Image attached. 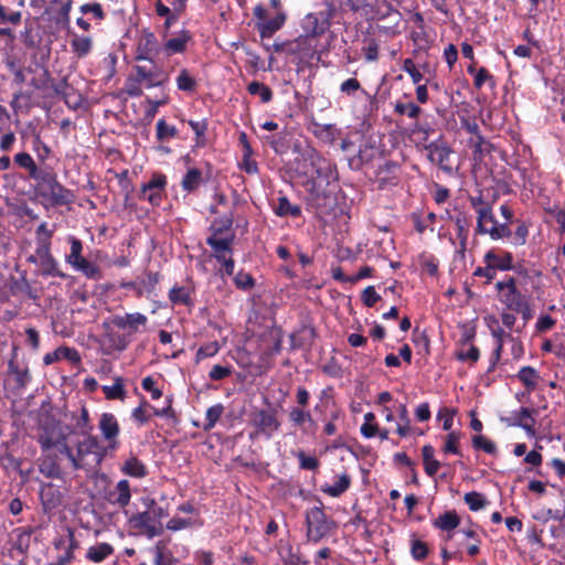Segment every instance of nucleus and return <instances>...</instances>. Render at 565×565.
Returning a JSON list of instances; mask_svg holds the SVG:
<instances>
[{
	"label": "nucleus",
	"instance_id": "obj_1",
	"mask_svg": "<svg viewBox=\"0 0 565 565\" xmlns=\"http://www.w3.org/2000/svg\"><path fill=\"white\" fill-rule=\"evenodd\" d=\"M495 288L500 292L499 300L502 305L509 310L520 313L524 322L532 319L533 310L530 301L527 297L516 288V281L513 277L497 281Z\"/></svg>",
	"mask_w": 565,
	"mask_h": 565
},
{
	"label": "nucleus",
	"instance_id": "obj_2",
	"mask_svg": "<svg viewBox=\"0 0 565 565\" xmlns=\"http://www.w3.org/2000/svg\"><path fill=\"white\" fill-rule=\"evenodd\" d=\"M234 237L233 233H226L225 235L210 234L206 238V244L213 250V257L222 264V270L227 276L234 274L235 263L232 257Z\"/></svg>",
	"mask_w": 565,
	"mask_h": 565
},
{
	"label": "nucleus",
	"instance_id": "obj_3",
	"mask_svg": "<svg viewBox=\"0 0 565 565\" xmlns=\"http://www.w3.org/2000/svg\"><path fill=\"white\" fill-rule=\"evenodd\" d=\"M249 424L254 427V431L249 434L250 439L260 436L270 439L280 428V422L274 409H254L250 414Z\"/></svg>",
	"mask_w": 565,
	"mask_h": 565
},
{
	"label": "nucleus",
	"instance_id": "obj_4",
	"mask_svg": "<svg viewBox=\"0 0 565 565\" xmlns=\"http://www.w3.org/2000/svg\"><path fill=\"white\" fill-rule=\"evenodd\" d=\"M71 244L70 254L65 256V262L71 265L75 270L83 273L87 278L98 279L100 270L98 266L87 260L83 255V244L75 236H70Z\"/></svg>",
	"mask_w": 565,
	"mask_h": 565
},
{
	"label": "nucleus",
	"instance_id": "obj_5",
	"mask_svg": "<svg viewBox=\"0 0 565 565\" xmlns=\"http://www.w3.org/2000/svg\"><path fill=\"white\" fill-rule=\"evenodd\" d=\"M476 232L481 235H490L494 241L509 237L511 230L508 224H499L490 206L487 210H480L477 216Z\"/></svg>",
	"mask_w": 565,
	"mask_h": 565
},
{
	"label": "nucleus",
	"instance_id": "obj_6",
	"mask_svg": "<svg viewBox=\"0 0 565 565\" xmlns=\"http://www.w3.org/2000/svg\"><path fill=\"white\" fill-rule=\"evenodd\" d=\"M307 536L313 542H319L328 535L333 526V522L328 519L321 508L315 507L307 512Z\"/></svg>",
	"mask_w": 565,
	"mask_h": 565
},
{
	"label": "nucleus",
	"instance_id": "obj_7",
	"mask_svg": "<svg viewBox=\"0 0 565 565\" xmlns=\"http://www.w3.org/2000/svg\"><path fill=\"white\" fill-rule=\"evenodd\" d=\"M151 67L135 65L134 70V81L142 85L146 88L159 87L166 84L169 79L168 74L161 68L158 67L154 62Z\"/></svg>",
	"mask_w": 565,
	"mask_h": 565
},
{
	"label": "nucleus",
	"instance_id": "obj_8",
	"mask_svg": "<svg viewBox=\"0 0 565 565\" xmlns=\"http://www.w3.org/2000/svg\"><path fill=\"white\" fill-rule=\"evenodd\" d=\"M98 428L104 440L107 443L105 452L116 451L120 445L118 439L120 434V426L115 415L111 413H103L99 416Z\"/></svg>",
	"mask_w": 565,
	"mask_h": 565
},
{
	"label": "nucleus",
	"instance_id": "obj_9",
	"mask_svg": "<svg viewBox=\"0 0 565 565\" xmlns=\"http://www.w3.org/2000/svg\"><path fill=\"white\" fill-rule=\"evenodd\" d=\"M161 52V46L151 32L143 30L136 43L135 58L137 61H149L153 63V58Z\"/></svg>",
	"mask_w": 565,
	"mask_h": 565
},
{
	"label": "nucleus",
	"instance_id": "obj_10",
	"mask_svg": "<svg viewBox=\"0 0 565 565\" xmlns=\"http://www.w3.org/2000/svg\"><path fill=\"white\" fill-rule=\"evenodd\" d=\"M254 15L257 19V26L262 36L273 35L286 22L285 11L275 12V15L268 19L267 10L262 4L255 7Z\"/></svg>",
	"mask_w": 565,
	"mask_h": 565
},
{
	"label": "nucleus",
	"instance_id": "obj_11",
	"mask_svg": "<svg viewBox=\"0 0 565 565\" xmlns=\"http://www.w3.org/2000/svg\"><path fill=\"white\" fill-rule=\"evenodd\" d=\"M166 186V175L156 173L147 183L142 184L139 198L148 201L153 206H158L161 203Z\"/></svg>",
	"mask_w": 565,
	"mask_h": 565
},
{
	"label": "nucleus",
	"instance_id": "obj_12",
	"mask_svg": "<svg viewBox=\"0 0 565 565\" xmlns=\"http://www.w3.org/2000/svg\"><path fill=\"white\" fill-rule=\"evenodd\" d=\"M130 524L134 529L138 530L148 539H153L154 536L161 535L163 533V526L161 522L154 521L148 510L132 515L130 519Z\"/></svg>",
	"mask_w": 565,
	"mask_h": 565
},
{
	"label": "nucleus",
	"instance_id": "obj_13",
	"mask_svg": "<svg viewBox=\"0 0 565 565\" xmlns=\"http://www.w3.org/2000/svg\"><path fill=\"white\" fill-rule=\"evenodd\" d=\"M100 445L97 437L87 435L82 441H78L76 445V462L75 469H82L86 465V457L88 455H96L97 461H99L103 457V454L99 452Z\"/></svg>",
	"mask_w": 565,
	"mask_h": 565
},
{
	"label": "nucleus",
	"instance_id": "obj_14",
	"mask_svg": "<svg viewBox=\"0 0 565 565\" xmlns=\"http://www.w3.org/2000/svg\"><path fill=\"white\" fill-rule=\"evenodd\" d=\"M36 256L40 259V269L42 275L51 277L65 278L66 275L60 269L57 260L51 254V247L44 242L42 247H36Z\"/></svg>",
	"mask_w": 565,
	"mask_h": 565
},
{
	"label": "nucleus",
	"instance_id": "obj_15",
	"mask_svg": "<svg viewBox=\"0 0 565 565\" xmlns=\"http://www.w3.org/2000/svg\"><path fill=\"white\" fill-rule=\"evenodd\" d=\"M64 494L60 487L45 482L40 488V500L44 512H51L62 505Z\"/></svg>",
	"mask_w": 565,
	"mask_h": 565
},
{
	"label": "nucleus",
	"instance_id": "obj_16",
	"mask_svg": "<svg viewBox=\"0 0 565 565\" xmlns=\"http://www.w3.org/2000/svg\"><path fill=\"white\" fill-rule=\"evenodd\" d=\"M311 166L316 178L319 179L321 182H326L327 184H329L331 181H335L338 179L335 164H333L326 158L319 154L312 156Z\"/></svg>",
	"mask_w": 565,
	"mask_h": 565
},
{
	"label": "nucleus",
	"instance_id": "obj_17",
	"mask_svg": "<svg viewBox=\"0 0 565 565\" xmlns=\"http://www.w3.org/2000/svg\"><path fill=\"white\" fill-rule=\"evenodd\" d=\"M148 318L140 312L116 315L111 318V323L115 327L129 332H138L139 328L146 326Z\"/></svg>",
	"mask_w": 565,
	"mask_h": 565
},
{
	"label": "nucleus",
	"instance_id": "obj_18",
	"mask_svg": "<svg viewBox=\"0 0 565 565\" xmlns=\"http://www.w3.org/2000/svg\"><path fill=\"white\" fill-rule=\"evenodd\" d=\"M131 499L130 483L128 480H119L114 489L108 492V502L118 508H126Z\"/></svg>",
	"mask_w": 565,
	"mask_h": 565
},
{
	"label": "nucleus",
	"instance_id": "obj_19",
	"mask_svg": "<svg viewBox=\"0 0 565 565\" xmlns=\"http://www.w3.org/2000/svg\"><path fill=\"white\" fill-rule=\"evenodd\" d=\"M512 260H513L512 254L509 252L498 253L494 249H491L484 255V262L487 263V265L489 267L492 268L493 271H494V269H500V270L511 269Z\"/></svg>",
	"mask_w": 565,
	"mask_h": 565
},
{
	"label": "nucleus",
	"instance_id": "obj_20",
	"mask_svg": "<svg viewBox=\"0 0 565 565\" xmlns=\"http://www.w3.org/2000/svg\"><path fill=\"white\" fill-rule=\"evenodd\" d=\"M491 335L495 340V348L491 356L490 370H492L502 359L503 345L513 337L505 332L501 327L491 328Z\"/></svg>",
	"mask_w": 565,
	"mask_h": 565
},
{
	"label": "nucleus",
	"instance_id": "obj_21",
	"mask_svg": "<svg viewBox=\"0 0 565 565\" xmlns=\"http://www.w3.org/2000/svg\"><path fill=\"white\" fill-rule=\"evenodd\" d=\"M351 486V478L348 473L343 472L335 476V480L332 484L326 483L321 486V492L332 498L342 495Z\"/></svg>",
	"mask_w": 565,
	"mask_h": 565
},
{
	"label": "nucleus",
	"instance_id": "obj_22",
	"mask_svg": "<svg viewBox=\"0 0 565 565\" xmlns=\"http://www.w3.org/2000/svg\"><path fill=\"white\" fill-rule=\"evenodd\" d=\"M8 372L14 376V382L19 388H24L31 382V374L28 365H20L15 355L8 363Z\"/></svg>",
	"mask_w": 565,
	"mask_h": 565
},
{
	"label": "nucleus",
	"instance_id": "obj_23",
	"mask_svg": "<svg viewBox=\"0 0 565 565\" xmlns=\"http://www.w3.org/2000/svg\"><path fill=\"white\" fill-rule=\"evenodd\" d=\"M329 23L321 20L317 13H308L302 22V29L309 36H319L326 32Z\"/></svg>",
	"mask_w": 565,
	"mask_h": 565
},
{
	"label": "nucleus",
	"instance_id": "obj_24",
	"mask_svg": "<svg viewBox=\"0 0 565 565\" xmlns=\"http://www.w3.org/2000/svg\"><path fill=\"white\" fill-rule=\"evenodd\" d=\"M121 472L126 476L141 479L147 476L148 469L146 465L136 456L128 457L121 465Z\"/></svg>",
	"mask_w": 565,
	"mask_h": 565
},
{
	"label": "nucleus",
	"instance_id": "obj_25",
	"mask_svg": "<svg viewBox=\"0 0 565 565\" xmlns=\"http://www.w3.org/2000/svg\"><path fill=\"white\" fill-rule=\"evenodd\" d=\"M460 524V518L455 510L446 511L433 520V526L440 531L450 532Z\"/></svg>",
	"mask_w": 565,
	"mask_h": 565
},
{
	"label": "nucleus",
	"instance_id": "obj_26",
	"mask_svg": "<svg viewBox=\"0 0 565 565\" xmlns=\"http://www.w3.org/2000/svg\"><path fill=\"white\" fill-rule=\"evenodd\" d=\"M190 39L191 36L189 32L182 31L175 38L169 39L161 47V51L166 52L167 55L182 53L185 51L186 43L190 41Z\"/></svg>",
	"mask_w": 565,
	"mask_h": 565
},
{
	"label": "nucleus",
	"instance_id": "obj_27",
	"mask_svg": "<svg viewBox=\"0 0 565 565\" xmlns=\"http://www.w3.org/2000/svg\"><path fill=\"white\" fill-rule=\"evenodd\" d=\"M39 471L46 478L61 479L62 469L55 457L45 456L39 461Z\"/></svg>",
	"mask_w": 565,
	"mask_h": 565
},
{
	"label": "nucleus",
	"instance_id": "obj_28",
	"mask_svg": "<svg viewBox=\"0 0 565 565\" xmlns=\"http://www.w3.org/2000/svg\"><path fill=\"white\" fill-rule=\"evenodd\" d=\"M450 153L451 151L446 146L429 147V159L447 172L451 171V167L448 164Z\"/></svg>",
	"mask_w": 565,
	"mask_h": 565
},
{
	"label": "nucleus",
	"instance_id": "obj_29",
	"mask_svg": "<svg viewBox=\"0 0 565 565\" xmlns=\"http://www.w3.org/2000/svg\"><path fill=\"white\" fill-rule=\"evenodd\" d=\"M114 553V547L109 543H97L87 550L86 558L93 563H100Z\"/></svg>",
	"mask_w": 565,
	"mask_h": 565
},
{
	"label": "nucleus",
	"instance_id": "obj_30",
	"mask_svg": "<svg viewBox=\"0 0 565 565\" xmlns=\"http://www.w3.org/2000/svg\"><path fill=\"white\" fill-rule=\"evenodd\" d=\"M50 195L54 203L66 204L71 201L72 194L63 185H61L55 178L49 180Z\"/></svg>",
	"mask_w": 565,
	"mask_h": 565
},
{
	"label": "nucleus",
	"instance_id": "obj_31",
	"mask_svg": "<svg viewBox=\"0 0 565 565\" xmlns=\"http://www.w3.org/2000/svg\"><path fill=\"white\" fill-rule=\"evenodd\" d=\"M202 182L203 175L201 170L196 168H190L181 181V186L185 192L190 193L195 191Z\"/></svg>",
	"mask_w": 565,
	"mask_h": 565
},
{
	"label": "nucleus",
	"instance_id": "obj_32",
	"mask_svg": "<svg viewBox=\"0 0 565 565\" xmlns=\"http://www.w3.org/2000/svg\"><path fill=\"white\" fill-rule=\"evenodd\" d=\"M275 213L278 216L298 217L301 214V209L297 204H291L286 196H279L275 206Z\"/></svg>",
	"mask_w": 565,
	"mask_h": 565
},
{
	"label": "nucleus",
	"instance_id": "obj_33",
	"mask_svg": "<svg viewBox=\"0 0 565 565\" xmlns=\"http://www.w3.org/2000/svg\"><path fill=\"white\" fill-rule=\"evenodd\" d=\"M33 68L32 73H29V75H32L31 79L28 82L30 86H32L34 89H42L46 86L47 79H49V71L36 64Z\"/></svg>",
	"mask_w": 565,
	"mask_h": 565
},
{
	"label": "nucleus",
	"instance_id": "obj_34",
	"mask_svg": "<svg viewBox=\"0 0 565 565\" xmlns=\"http://www.w3.org/2000/svg\"><path fill=\"white\" fill-rule=\"evenodd\" d=\"M154 565H172L173 556L168 551L167 544L163 541H158L153 547Z\"/></svg>",
	"mask_w": 565,
	"mask_h": 565
},
{
	"label": "nucleus",
	"instance_id": "obj_35",
	"mask_svg": "<svg viewBox=\"0 0 565 565\" xmlns=\"http://www.w3.org/2000/svg\"><path fill=\"white\" fill-rule=\"evenodd\" d=\"M518 377L529 391L535 390L540 379L539 373L532 366H523L519 371Z\"/></svg>",
	"mask_w": 565,
	"mask_h": 565
},
{
	"label": "nucleus",
	"instance_id": "obj_36",
	"mask_svg": "<svg viewBox=\"0 0 565 565\" xmlns=\"http://www.w3.org/2000/svg\"><path fill=\"white\" fill-rule=\"evenodd\" d=\"M177 86L180 90L192 93L196 88V79L189 73L186 68H182L175 78Z\"/></svg>",
	"mask_w": 565,
	"mask_h": 565
},
{
	"label": "nucleus",
	"instance_id": "obj_37",
	"mask_svg": "<svg viewBox=\"0 0 565 565\" xmlns=\"http://www.w3.org/2000/svg\"><path fill=\"white\" fill-rule=\"evenodd\" d=\"M169 299L173 305H189L191 302V291L186 287L174 286L169 291Z\"/></svg>",
	"mask_w": 565,
	"mask_h": 565
},
{
	"label": "nucleus",
	"instance_id": "obj_38",
	"mask_svg": "<svg viewBox=\"0 0 565 565\" xmlns=\"http://www.w3.org/2000/svg\"><path fill=\"white\" fill-rule=\"evenodd\" d=\"M534 424L535 420L531 415V411L522 407L518 416V425L526 431L527 436L533 437L535 436Z\"/></svg>",
	"mask_w": 565,
	"mask_h": 565
},
{
	"label": "nucleus",
	"instance_id": "obj_39",
	"mask_svg": "<svg viewBox=\"0 0 565 565\" xmlns=\"http://www.w3.org/2000/svg\"><path fill=\"white\" fill-rule=\"evenodd\" d=\"M247 90L250 95L259 96L263 103H269L273 98L271 89L265 84L256 81L248 84Z\"/></svg>",
	"mask_w": 565,
	"mask_h": 565
},
{
	"label": "nucleus",
	"instance_id": "obj_40",
	"mask_svg": "<svg viewBox=\"0 0 565 565\" xmlns=\"http://www.w3.org/2000/svg\"><path fill=\"white\" fill-rule=\"evenodd\" d=\"M103 392L107 399H124L126 391L121 377H116L115 383L110 386H103Z\"/></svg>",
	"mask_w": 565,
	"mask_h": 565
},
{
	"label": "nucleus",
	"instance_id": "obj_41",
	"mask_svg": "<svg viewBox=\"0 0 565 565\" xmlns=\"http://www.w3.org/2000/svg\"><path fill=\"white\" fill-rule=\"evenodd\" d=\"M177 128L159 119L156 125V136L159 141H168L177 136Z\"/></svg>",
	"mask_w": 565,
	"mask_h": 565
},
{
	"label": "nucleus",
	"instance_id": "obj_42",
	"mask_svg": "<svg viewBox=\"0 0 565 565\" xmlns=\"http://www.w3.org/2000/svg\"><path fill=\"white\" fill-rule=\"evenodd\" d=\"M233 225L232 215H224L217 220H215L210 227V234L216 235H225L226 233H232L231 227Z\"/></svg>",
	"mask_w": 565,
	"mask_h": 565
},
{
	"label": "nucleus",
	"instance_id": "obj_43",
	"mask_svg": "<svg viewBox=\"0 0 565 565\" xmlns=\"http://www.w3.org/2000/svg\"><path fill=\"white\" fill-rule=\"evenodd\" d=\"M224 413V406L216 404L207 408L205 414L204 430L212 429Z\"/></svg>",
	"mask_w": 565,
	"mask_h": 565
},
{
	"label": "nucleus",
	"instance_id": "obj_44",
	"mask_svg": "<svg viewBox=\"0 0 565 565\" xmlns=\"http://www.w3.org/2000/svg\"><path fill=\"white\" fill-rule=\"evenodd\" d=\"M394 113L397 115H406L411 119H417L422 114V108L414 103H396Z\"/></svg>",
	"mask_w": 565,
	"mask_h": 565
},
{
	"label": "nucleus",
	"instance_id": "obj_45",
	"mask_svg": "<svg viewBox=\"0 0 565 565\" xmlns=\"http://www.w3.org/2000/svg\"><path fill=\"white\" fill-rule=\"evenodd\" d=\"M472 447L493 456L498 452L495 444L483 435H476L472 437Z\"/></svg>",
	"mask_w": 565,
	"mask_h": 565
},
{
	"label": "nucleus",
	"instance_id": "obj_46",
	"mask_svg": "<svg viewBox=\"0 0 565 565\" xmlns=\"http://www.w3.org/2000/svg\"><path fill=\"white\" fill-rule=\"evenodd\" d=\"M289 419L296 426H302L307 422H313L310 412L303 409V407L291 408L289 412Z\"/></svg>",
	"mask_w": 565,
	"mask_h": 565
},
{
	"label": "nucleus",
	"instance_id": "obj_47",
	"mask_svg": "<svg viewBox=\"0 0 565 565\" xmlns=\"http://www.w3.org/2000/svg\"><path fill=\"white\" fill-rule=\"evenodd\" d=\"M14 161L20 167L29 170L30 175L32 178L36 177L38 168H36V164L34 162L33 158L29 153H26V152H19V153H17L14 156Z\"/></svg>",
	"mask_w": 565,
	"mask_h": 565
},
{
	"label": "nucleus",
	"instance_id": "obj_48",
	"mask_svg": "<svg viewBox=\"0 0 565 565\" xmlns=\"http://www.w3.org/2000/svg\"><path fill=\"white\" fill-rule=\"evenodd\" d=\"M220 351V344L216 341L209 342L202 347H200L195 354V362L200 363L202 360L206 358H212L216 355Z\"/></svg>",
	"mask_w": 565,
	"mask_h": 565
},
{
	"label": "nucleus",
	"instance_id": "obj_49",
	"mask_svg": "<svg viewBox=\"0 0 565 565\" xmlns=\"http://www.w3.org/2000/svg\"><path fill=\"white\" fill-rule=\"evenodd\" d=\"M72 47L78 56H84L90 51L92 41L87 36H76L72 40Z\"/></svg>",
	"mask_w": 565,
	"mask_h": 565
},
{
	"label": "nucleus",
	"instance_id": "obj_50",
	"mask_svg": "<svg viewBox=\"0 0 565 565\" xmlns=\"http://www.w3.org/2000/svg\"><path fill=\"white\" fill-rule=\"evenodd\" d=\"M463 500L472 511H478L486 505V499L479 492H468L465 494Z\"/></svg>",
	"mask_w": 565,
	"mask_h": 565
},
{
	"label": "nucleus",
	"instance_id": "obj_51",
	"mask_svg": "<svg viewBox=\"0 0 565 565\" xmlns=\"http://www.w3.org/2000/svg\"><path fill=\"white\" fill-rule=\"evenodd\" d=\"M411 554L416 561L425 559L428 554L427 544L420 540L413 539L411 543Z\"/></svg>",
	"mask_w": 565,
	"mask_h": 565
},
{
	"label": "nucleus",
	"instance_id": "obj_52",
	"mask_svg": "<svg viewBox=\"0 0 565 565\" xmlns=\"http://www.w3.org/2000/svg\"><path fill=\"white\" fill-rule=\"evenodd\" d=\"M21 18L22 14L20 11L8 10L4 6L0 3V23L19 24Z\"/></svg>",
	"mask_w": 565,
	"mask_h": 565
},
{
	"label": "nucleus",
	"instance_id": "obj_53",
	"mask_svg": "<svg viewBox=\"0 0 565 565\" xmlns=\"http://www.w3.org/2000/svg\"><path fill=\"white\" fill-rule=\"evenodd\" d=\"M297 458L301 469L316 470L319 467V460L313 456H307L302 450L297 452Z\"/></svg>",
	"mask_w": 565,
	"mask_h": 565
},
{
	"label": "nucleus",
	"instance_id": "obj_54",
	"mask_svg": "<svg viewBox=\"0 0 565 565\" xmlns=\"http://www.w3.org/2000/svg\"><path fill=\"white\" fill-rule=\"evenodd\" d=\"M53 235V231L47 228V224L45 222L41 223L36 228V247H42L43 243H47V247H51V237Z\"/></svg>",
	"mask_w": 565,
	"mask_h": 565
},
{
	"label": "nucleus",
	"instance_id": "obj_55",
	"mask_svg": "<svg viewBox=\"0 0 565 565\" xmlns=\"http://www.w3.org/2000/svg\"><path fill=\"white\" fill-rule=\"evenodd\" d=\"M402 70L412 77L414 84H419L423 79V74L417 70L412 58L404 60Z\"/></svg>",
	"mask_w": 565,
	"mask_h": 565
},
{
	"label": "nucleus",
	"instance_id": "obj_56",
	"mask_svg": "<svg viewBox=\"0 0 565 565\" xmlns=\"http://www.w3.org/2000/svg\"><path fill=\"white\" fill-rule=\"evenodd\" d=\"M456 356L460 361H469L471 363H476L479 360L480 352L477 347L470 345V347H468L467 350H463V349L459 350L456 353Z\"/></svg>",
	"mask_w": 565,
	"mask_h": 565
},
{
	"label": "nucleus",
	"instance_id": "obj_57",
	"mask_svg": "<svg viewBox=\"0 0 565 565\" xmlns=\"http://www.w3.org/2000/svg\"><path fill=\"white\" fill-rule=\"evenodd\" d=\"M458 444H459V434H457L456 431H451L447 435L443 449L445 452L460 455Z\"/></svg>",
	"mask_w": 565,
	"mask_h": 565
},
{
	"label": "nucleus",
	"instance_id": "obj_58",
	"mask_svg": "<svg viewBox=\"0 0 565 565\" xmlns=\"http://www.w3.org/2000/svg\"><path fill=\"white\" fill-rule=\"evenodd\" d=\"M455 224L457 227L458 238L460 239L461 246L465 247L469 234L468 222L465 216L459 215L456 217Z\"/></svg>",
	"mask_w": 565,
	"mask_h": 565
},
{
	"label": "nucleus",
	"instance_id": "obj_59",
	"mask_svg": "<svg viewBox=\"0 0 565 565\" xmlns=\"http://www.w3.org/2000/svg\"><path fill=\"white\" fill-rule=\"evenodd\" d=\"M63 435H53V434H44L39 438V443L43 450H49L53 447H56L61 444Z\"/></svg>",
	"mask_w": 565,
	"mask_h": 565
},
{
	"label": "nucleus",
	"instance_id": "obj_60",
	"mask_svg": "<svg viewBox=\"0 0 565 565\" xmlns=\"http://www.w3.org/2000/svg\"><path fill=\"white\" fill-rule=\"evenodd\" d=\"M76 426L82 430L84 435H90L93 426L89 423V414L86 407L81 408V415L76 422Z\"/></svg>",
	"mask_w": 565,
	"mask_h": 565
},
{
	"label": "nucleus",
	"instance_id": "obj_61",
	"mask_svg": "<svg viewBox=\"0 0 565 565\" xmlns=\"http://www.w3.org/2000/svg\"><path fill=\"white\" fill-rule=\"evenodd\" d=\"M194 524V522L190 519H182V518H172L167 522L166 527L169 531H180L186 527H190Z\"/></svg>",
	"mask_w": 565,
	"mask_h": 565
},
{
	"label": "nucleus",
	"instance_id": "obj_62",
	"mask_svg": "<svg viewBox=\"0 0 565 565\" xmlns=\"http://www.w3.org/2000/svg\"><path fill=\"white\" fill-rule=\"evenodd\" d=\"M232 374L231 366H223L220 364L214 365L209 372V377L212 381H221Z\"/></svg>",
	"mask_w": 565,
	"mask_h": 565
},
{
	"label": "nucleus",
	"instance_id": "obj_63",
	"mask_svg": "<svg viewBox=\"0 0 565 565\" xmlns=\"http://www.w3.org/2000/svg\"><path fill=\"white\" fill-rule=\"evenodd\" d=\"M380 299L381 296L373 286L366 287L362 292V301L366 307H373Z\"/></svg>",
	"mask_w": 565,
	"mask_h": 565
},
{
	"label": "nucleus",
	"instance_id": "obj_64",
	"mask_svg": "<svg viewBox=\"0 0 565 565\" xmlns=\"http://www.w3.org/2000/svg\"><path fill=\"white\" fill-rule=\"evenodd\" d=\"M81 12L84 14L92 13L98 20H102L105 17L102 4L97 2L83 4L81 7Z\"/></svg>",
	"mask_w": 565,
	"mask_h": 565
}]
</instances>
